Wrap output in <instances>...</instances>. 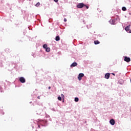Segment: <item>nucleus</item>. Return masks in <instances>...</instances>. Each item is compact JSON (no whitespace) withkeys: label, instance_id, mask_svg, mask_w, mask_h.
<instances>
[{"label":"nucleus","instance_id":"0eeeda50","mask_svg":"<svg viewBox=\"0 0 131 131\" xmlns=\"http://www.w3.org/2000/svg\"><path fill=\"white\" fill-rule=\"evenodd\" d=\"M110 77V73H106L105 75V78H106V79H109V78Z\"/></svg>","mask_w":131,"mask_h":131},{"label":"nucleus","instance_id":"473e14b6","mask_svg":"<svg viewBox=\"0 0 131 131\" xmlns=\"http://www.w3.org/2000/svg\"><path fill=\"white\" fill-rule=\"evenodd\" d=\"M34 123H35V122H34Z\"/></svg>","mask_w":131,"mask_h":131},{"label":"nucleus","instance_id":"c756f323","mask_svg":"<svg viewBox=\"0 0 131 131\" xmlns=\"http://www.w3.org/2000/svg\"><path fill=\"white\" fill-rule=\"evenodd\" d=\"M120 83V84H122V83Z\"/></svg>","mask_w":131,"mask_h":131},{"label":"nucleus","instance_id":"1a4fd4ad","mask_svg":"<svg viewBox=\"0 0 131 131\" xmlns=\"http://www.w3.org/2000/svg\"><path fill=\"white\" fill-rule=\"evenodd\" d=\"M76 66H77V63H76V62H73V63L71 65V67H76Z\"/></svg>","mask_w":131,"mask_h":131},{"label":"nucleus","instance_id":"f257e3e1","mask_svg":"<svg viewBox=\"0 0 131 131\" xmlns=\"http://www.w3.org/2000/svg\"><path fill=\"white\" fill-rule=\"evenodd\" d=\"M47 122L48 121L46 120L38 119V121H36L37 128H40V126H46V125H47Z\"/></svg>","mask_w":131,"mask_h":131},{"label":"nucleus","instance_id":"393cba45","mask_svg":"<svg viewBox=\"0 0 131 131\" xmlns=\"http://www.w3.org/2000/svg\"><path fill=\"white\" fill-rule=\"evenodd\" d=\"M48 89L49 90H51V86H49Z\"/></svg>","mask_w":131,"mask_h":131},{"label":"nucleus","instance_id":"dca6fc26","mask_svg":"<svg viewBox=\"0 0 131 131\" xmlns=\"http://www.w3.org/2000/svg\"><path fill=\"white\" fill-rule=\"evenodd\" d=\"M43 49H47L48 48V45H47V44H45L43 46Z\"/></svg>","mask_w":131,"mask_h":131},{"label":"nucleus","instance_id":"423d86ee","mask_svg":"<svg viewBox=\"0 0 131 131\" xmlns=\"http://www.w3.org/2000/svg\"><path fill=\"white\" fill-rule=\"evenodd\" d=\"M110 123L112 125H114V124H115V120H114V119H113L110 120Z\"/></svg>","mask_w":131,"mask_h":131},{"label":"nucleus","instance_id":"9d476101","mask_svg":"<svg viewBox=\"0 0 131 131\" xmlns=\"http://www.w3.org/2000/svg\"><path fill=\"white\" fill-rule=\"evenodd\" d=\"M41 112H42V110H39L38 111H37V114H38V115H40Z\"/></svg>","mask_w":131,"mask_h":131},{"label":"nucleus","instance_id":"412c9836","mask_svg":"<svg viewBox=\"0 0 131 131\" xmlns=\"http://www.w3.org/2000/svg\"><path fill=\"white\" fill-rule=\"evenodd\" d=\"M54 1L55 3H58V2H59V0H54Z\"/></svg>","mask_w":131,"mask_h":131},{"label":"nucleus","instance_id":"6e6552de","mask_svg":"<svg viewBox=\"0 0 131 131\" xmlns=\"http://www.w3.org/2000/svg\"><path fill=\"white\" fill-rule=\"evenodd\" d=\"M19 81H20V82H25V78H24V77H20L19 78Z\"/></svg>","mask_w":131,"mask_h":131},{"label":"nucleus","instance_id":"bb28decb","mask_svg":"<svg viewBox=\"0 0 131 131\" xmlns=\"http://www.w3.org/2000/svg\"><path fill=\"white\" fill-rule=\"evenodd\" d=\"M61 97H64V95H63V94H61Z\"/></svg>","mask_w":131,"mask_h":131},{"label":"nucleus","instance_id":"4be33fe9","mask_svg":"<svg viewBox=\"0 0 131 131\" xmlns=\"http://www.w3.org/2000/svg\"><path fill=\"white\" fill-rule=\"evenodd\" d=\"M64 22H67V19L66 18H64Z\"/></svg>","mask_w":131,"mask_h":131},{"label":"nucleus","instance_id":"4468645a","mask_svg":"<svg viewBox=\"0 0 131 131\" xmlns=\"http://www.w3.org/2000/svg\"><path fill=\"white\" fill-rule=\"evenodd\" d=\"M79 100V99H78V98L77 97L75 98V100H74L75 102H78Z\"/></svg>","mask_w":131,"mask_h":131},{"label":"nucleus","instance_id":"5701e85b","mask_svg":"<svg viewBox=\"0 0 131 131\" xmlns=\"http://www.w3.org/2000/svg\"><path fill=\"white\" fill-rule=\"evenodd\" d=\"M51 110H52V111H56L55 110V108H52Z\"/></svg>","mask_w":131,"mask_h":131},{"label":"nucleus","instance_id":"c85d7f7f","mask_svg":"<svg viewBox=\"0 0 131 131\" xmlns=\"http://www.w3.org/2000/svg\"><path fill=\"white\" fill-rule=\"evenodd\" d=\"M113 75L115 76V74L112 73Z\"/></svg>","mask_w":131,"mask_h":131},{"label":"nucleus","instance_id":"ddd939ff","mask_svg":"<svg viewBox=\"0 0 131 131\" xmlns=\"http://www.w3.org/2000/svg\"><path fill=\"white\" fill-rule=\"evenodd\" d=\"M46 52H48V53H49V52H50V51H51V49L50 48H47L46 49Z\"/></svg>","mask_w":131,"mask_h":131},{"label":"nucleus","instance_id":"2eb2a0df","mask_svg":"<svg viewBox=\"0 0 131 131\" xmlns=\"http://www.w3.org/2000/svg\"><path fill=\"white\" fill-rule=\"evenodd\" d=\"M39 6H40V3H39V2H38L36 5H35V7H39Z\"/></svg>","mask_w":131,"mask_h":131},{"label":"nucleus","instance_id":"6ab92c4d","mask_svg":"<svg viewBox=\"0 0 131 131\" xmlns=\"http://www.w3.org/2000/svg\"><path fill=\"white\" fill-rule=\"evenodd\" d=\"M46 117L47 118H50V116L49 115H46Z\"/></svg>","mask_w":131,"mask_h":131},{"label":"nucleus","instance_id":"aec40b11","mask_svg":"<svg viewBox=\"0 0 131 131\" xmlns=\"http://www.w3.org/2000/svg\"><path fill=\"white\" fill-rule=\"evenodd\" d=\"M84 7H85L86 9H89V6L85 5Z\"/></svg>","mask_w":131,"mask_h":131},{"label":"nucleus","instance_id":"b1692460","mask_svg":"<svg viewBox=\"0 0 131 131\" xmlns=\"http://www.w3.org/2000/svg\"><path fill=\"white\" fill-rule=\"evenodd\" d=\"M37 98L39 99H40V96H38Z\"/></svg>","mask_w":131,"mask_h":131},{"label":"nucleus","instance_id":"a878e982","mask_svg":"<svg viewBox=\"0 0 131 131\" xmlns=\"http://www.w3.org/2000/svg\"><path fill=\"white\" fill-rule=\"evenodd\" d=\"M2 90V88L0 87V92H2V90Z\"/></svg>","mask_w":131,"mask_h":131},{"label":"nucleus","instance_id":"f8f14e48","mask_svg":"<svg viewBox=\"0 0 131 131\" xmlns=\"http://www.w3.org/2000/svg\"><path fill=\"white\" fill-rule=\"evenodd\" d=\"M95 45H99L100 43V41L99 40H95L94 41Z\"/></svg>","mask_w":131,"mask_h":131},{"label":"nucleus","instance_id":"7c9ffc66","mask_svg":"<svg viewBox=\"0 0 131 131\" xmlns=\"http://www.w3.org/2000/svg\"><path fill=\"white\" fill-rule=\"evenodd\" d=\"M33 128H34V126H32Z\"/></svg>","mask_w":131,"mask_h":131},{"label":"nucleus","instance_id":"7ed1b4c3","mask_svg":"<svg viewBox=\"0 0 131 131\" xmlns=\"http://www.w3.org/2000/svg\"><path fill=\"white\" fill-rule=\"evenodd\" d=\"M130 28V25L126 26L125 28V30L127 31L129 33H131V30H129V28Z\"/></svg>","mask_w":131,"mask_h":131},{"label":"nucleus","instance_id":"72a5a7b5","mask_svg":"<svg viewBox=\"0 0 131 131\" xmlns=\"http://www.w3.org/2000/svg\"><path fill=\"white\" fill-rule=\"evenodd\" d=\"M29 1H31V0H29Z\"/></svg>","mask_w":131,"mask_h":131},{"label":"nucleus","instance_id":"39448f33","mask_svg":"<svg viewBox=\"0 0 131 131\" xmlns=\"http://www.w3.org/2000/svg\"><path fill=\"white\" fill-rule=\"evenodd\" d=\"M124 61H125V62H130V58L125 56L124 57Z\"/></svg>","mask_w":131,"mask_h":131},{"label":"nucleus","instance_id":"9b49d317","mask_svg":"<svg viewBox=\"0 0 131 131\" xmlns=\"http://www.w3.org/2000/svg\"><path fill=\"white\" fill-rule=\"evenodd\" d=\"M55 40H56V41H59V40H60V36H57L55 38Z\"/></svg>","mask_w":131,"mask_h":131},{"label":"nucleus","instance_id":"f03ea898","mask_svg":"<svg viewBox=\"0 0 131 131\" xmlns=\"http://www.w3.org/2000/svg\"><path fill=\"white\" fill-rule=\"evenodd\" d=\"M85 5H84L83 3H79L77 5V7L78 8V9H81L82 8H83Z\"/></svg>","mask_w":131,"mask_h":131},{"label":"nucleus","instance_id":"a211bd4d","mask_svg":"<svg viewBox=\"0 0 131 131\" xmlns=\"http://www.w3.org/2000/svg\"><path fill=\"white\" fill-rule=\"evenodd\" d=\"M58 100H59V101H62V97H61V96L58 97Z\"/></svg>","mask_w":131,"mask_h":131},{"label":"nucleus","instance_id":"cd10ccee","mask_svg":"<svg viewBox=\"0 0 131 131\" xmlns=\"http://www.w3.org/2000/svg\"><path fill=\"white\" fill-rule=\"evenodd\" d=\"M49 120H50V121H52V119H49Z\"/></svg>","mask_w":131,"mask_h":131},{"label":"nucleus","instance_id":"20e7f679","mask_svg":"<svg viewBox=\"0 0 131 131\" xmlns=\"http://www.w3.org/2000/svg\"><path fill=\"white\" fill-rule=\"evenodd\" d=\"M83 76H84V74L83 73L79 74L78 77V79H79V80H81V78L83 77Z\"/></svg>","mask_w":131,"mask_h":131},{"label":"nucleus","instance_id":"f3484780","mask_svg":"<svg viewBox=\"0 0 131 131\" xmlns=\"http://www.w3.org/2000/svg\"><path fill=\"white\" fill-rule=\"evenodd\" d=\"M122 11H126V8L125 7H123L122 8Z\"/></svg>","mask_w":131,"mask_h":131},{"label":"nucleus","instance_id":"2f4dec72","mask_svg":"<svg viewBox=\"0 0 131 131\" xmlns=\"http://www.w3.org/2000/svg\"><path fill=\"white\" fill-rule=\"evenodd\" d=\"M17 86V85H15V88Z\"/></svg>","mask_w":131,"mask_h":131}]
</instances>
